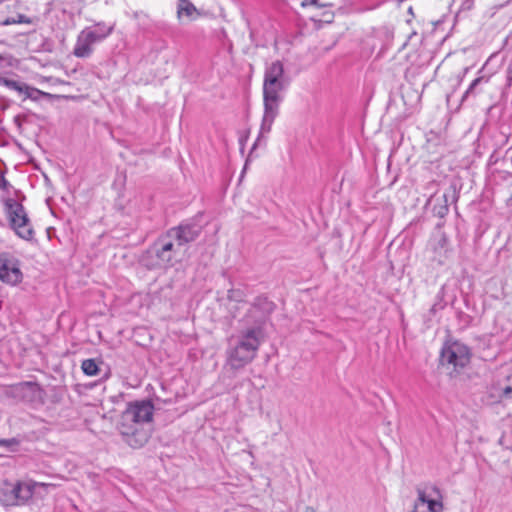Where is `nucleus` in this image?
Returning a JSON list of instances; mask_svg holds the SVG:
<instances>
[{
  "instance_id": "f8f14e48",
  "label": "nucleus",
  "mask_w": 512,
  "mask_h": 512,
  "mask_svg": "<svg viewBox=\"0 0 512 512\" xmlns=\"http://www.w3.org/2000/svg\"><path fill=\"white\" fill-rule=\"evenodd\" d=\"M17 4L14 1L0 2V25L31 24L32 21L24 14L16 12Z\"/></svg>"
},
{
  "instance_id": "a211bd4d",
  "label": "nucleus",
  "mask_w": 512,
  "mask_h": 512,
  "mask_svg": "<svg viewBox=\"0 0 512 512\" xmlns=\"http://www.w3.org/2000/svg\"><path fill=\"white\" fill-rule=\"evenodd\" d=\"M19 445V440L16 438L3 439L0 438V446L13 448Z\"/></svg>"
},
{
  "instance_id": "dca6fc26",
  "label": "nucleus",
  "mask_w": 512,
  "mask_h": 512,
  "mask_svg": "<svg viewBox=\"0 0 512 512\" xmlns=\"http://www.w3.org/2000/svg\"><path fill=\"white\" fill-rule=\"evenodd\" d=\"M6 86L9 89L15 90L19 93L25 94L28 98H36V95L40 94L41 91L37 88L31 87L26 83L15 81V80H6Z\"/></svg>"
},
{
  "instance_id": "aec40b11",
  "label": "nucleus",
  "mask_w": 512,
  "mask_h": 512,
  "mask_svg": "<svg viewBox=\"0 0 512 512\" xmlns=\"http://www.w3.org/2000/svg\"><path fill=\"white\" fill-rule=\"evenodd\" d=\"M301 5L303 7H307V6H318L319 5V0H303Z\"/></svg>"
},
{
  "instance_id": "20e7f679",
  "label": "nucleus",
  "mask_w": 512,
  "mask_h": 512,
  "mask_svg": "<svg viewBox=\"0 0 512 512\" xmlns=\"http://www.w3.org/2000/svg\"><path fill=\"white\" fill-rule=\"evenodd\" d=\"M115 24L105 21L94 22L84 27L77 35L73 55L77 58H89L94 46L105 41L114 31Z\"/></svg>"
},
{
  "instance_id": "412c9836",
  "label": "nucleus",
  "mask_w": 512,
  "mask_h": 512,
  "mask_svg": "<svg viewBox=\"0 0 512 512\" xmlns=\"http://www.w3.org/2000/svg\"><path fill=\"white\" fill-rule=\"evenodd\" d=\"M507 381L512 384V369L509 371L507 375H505Z\"/></svg>"
},
{
  "instance_id": "6ab92c4d",
  "label": "nucleus",
  "mask_w": 512,
  "mask_h": 512,
  "mask_svg": "<svg viewBox=\"0 0 512 512\" xmlns=\"http://www.w3.org/2000/svg\"><path fill=\"white\" fill-rule=\"evenodd\" d=\"M10 188V183L6 180L4 174L0 171V190H5L8 192Z\"/></svg>"
},
{
  "instance_id": "4be33fe9",
  "label": "nucleus",
  "mask_w": 512,
  "mask_h": 512,
  "mask_svg": "<svg viewBox=\"0 0 512 512\" xmlns=\"http://www.w3.org/2000/svg\"><path fill=\"white\" fill-rule=\"evenodd\" d=\"M306 512H315L314 508L307 506L305 508Z\"/></svg>"
},
{
  "instance_id": "4468645a",
  "label": "nucleus",
  "mask_w": 512,
  "mask_h": 512,
  "mask_svg": "<svg viewBox=\"0 0 512 512\" xmlns=\"http://www.w3.org/2000/svg\"><path fill=\"white\" fill-rule=\"evenodd\" d=\"M490 77L485 75H480L475 78L466 89L461 98V103L467 101L470 97L475 98L478 94L482 92V86L489 83Z\"/></svg>"
},
{
  "instance_id": "f03ea898",
  "label": "nucleus",
  "mask_w": 512,
  "mask_h": 512,
  "mask_svg": "<svg viewBox=\"0 0 512 512\" xmlns=\"http://www.w3.org/2000/svg\"><path fill=\"white\" fill-rule=\"evenodd\" d=\"M288 85L285 77L284 65L280 60H276L267 65L264 71L263 79V106L264 112L260 126L259 135L253 144L252 150L265 138L271 131L274 120L279 114V105L283 99V92Z\"/></svg>"
},
{
  "instance_id": "9d476101",
  "label": "nucleus",
  "mask_w": 512,
  "mask_h": 512,
  "mask_svg": "<svg viewBox=\"0 0 512 512\" xmlns=\"http://www.w3.org/2000/svg\"><path fill=\"white\" fill-rule=\"evenodd\" d=\"M22 279L20 261L10 253H0V281L10 286H16L22 282Z\"/></svg>"
},
{
  "instance_id": "1a4fd4ad",
  "label": "nucleus",
  "mask_w": 512,
  "mask_h": 512,
  "mask_svg": "<svg viewBox=\"0 0 512 512\" xmlns=\"http://www.w3.org/2000/svg\"><path fill=\"white\" fill-rule=\"evenodd\" d=\"M508 400H512V384L505 376L492 379L481 397L482 403L490 407L504 406Z\"/></svg>"
},
{
  "instance_id": "423d86ee",
  "label": "nucleus",
  "mask_w": 512,
  "mask_h": 512,
  "mask_svg": "<svg viewBox=\"0 0 512 512\" xmlns=\"http://www.w3.org/2000/svg\"><path fill=\"white\" fill-rule=\"evenodd\" d=\"M175 253L176 250L171 233L161 235L147 251V255L150 258L148 266L150 268L171 267Z\"/></svg>"
},
{
  "instance_id": "f3484780",
  "label": "nucleus",
  "mask_w": 512,
  "mask_h": 512,
  "mask_svg": "<svg viewBox=\"0 0 512 512\" xmlns=\"http://www.w3.org/2000/svg\"><path fill=\"white\" fill-rule=\"evenodd\" d=\"M81 369L87 376H96L99 373V366L95 359H85L82 361Z\"/></svg>"
},
{
  "instance_id": "9b49d317",
  "label": "nucleus",
  "mask_w": 512,
  "mask_h": 512,
  "mask_svg": "<svg viewBox=\"0 0 512 512\" xmlns=\"http://www.w3.org/2000/svg\"><path fill=\"white\" fill-rule=\"evenodd\" d=\"M44 483L25 481L17 482L11 489L8 501L13 505H21L26 503L33 495L37 487H48Z\"/></svg>"
},
{
  "instance_id": "ddd939ff",
  "label": "nucleus",
  "mask_w": 512,
  "mask_h": 512,
  "mask_svg": "<svg viewBox=\"0 0 512 512\" xmlns=\"http://www.w3.org/2000/svg\"><path fill=\"white\" fill-rule=\"evenodd\" d=\"M172 239H176L178 246L194 241L200 234V228L196 224L186 223L170 229Z\"/></svg>"
},
{
  "instance_id": "0eeeda50",
  "label": "nucleus",
  "mask_w": 512,
  "mask_h": 512,
  "mask_svg": "<svg viewBox=\"0 0 512 512\" xmlns=\"http://www.w3.org/2000/svg\"><path fill=\"white\" fill-rule=\"evenodd\" d=\"M417 498L410 512H443V495L435 485L418 487Z\"/></svg>"
},
{
  "instance_id": "f257e3e1",
  "label": "nucleus",
  "mask_w": 512,
  "mask_h": 512,
  "mask_svg": "<svg viewBox=\"0 0 512 512\" xmlns=\"http://www.w3.org/2000/svg\"><path fill=\"white\" fill-rule=\"evenodd\" d=\"M273 309V302L266 297L255 299L249 313L252 315L261 311L262 315L256 320L255 326L241 330L230 337L226 350V365L230 369L240 370L256 358L263 340L262 324Z\"/></svg>"
},
{
  "instance_id": "39448f33",
  "label": "nucleus",
  "mask_w": 512,
  "mask_h": 512,
  "mask_svg": "<svg viewBox=\"0 0 512 512\" xmlns=\"http://www.w3.org/2000/svg\"><path fill=\"white\" fill-rule=\"evenodd\" d=\"M3 210L10 229L21 239L32 241L35 231L29 215L17 197L2 198Z\"/></svg>"
},
{
  "instance_id": "2eb2a0df",
  "label": "nucleus",
  "mask_w": 512,
  "mask_h": 512,
  "mask_svg": "<svg viewBox=\"0 0 512 512\" xmlns=\"http://www.w3.org/2000/svg\"><path fill=\"white\" fill-rule=\"evenodd\" d=\"M177 15L179 19L186 17L189 20H195L200 16V12L190 0H178Z\"/></svg>"
},
{
  "instance_id": "6e6552de",
  "label": "nucleus",
  "mask_w": 512,
  "mask_h": 512,
  "mask_svg": "<svg viewBox=\"0 0 512 512\" xmlns=\"http://www.w3.org/2000/svg\"><path fill=\"white\" fill-rule=\"evenodd\" d=\"M470 359V349L461 342H447L441 349V363L448 367H452L455 372L466 367L469 364Z\"/></svg>"
},
{
  "instance_id": "7ed1b4c3",
  "label": "nucleus",
  "mask_w": 512,
  "mask_h": 512,
  "mask_svg": "<svg viewBox=\"0 0 512 512\" xmlns=\"http://www.w3.org/2000/svg\"><path fill=\"white\" fill-rule=\"evenodd\" d=\"M154 405L149 400L133 401L122 412L118 430L126 442L133 448L142 447L149 435L143 429L144 424L152 421Z\"/></svg>"
}]
</instances>
